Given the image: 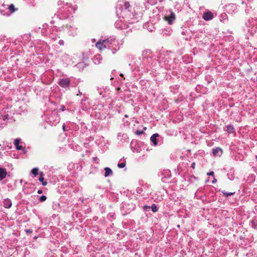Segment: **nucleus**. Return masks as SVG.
I'll return each instance as SVG.
<instances>
[{"label": "nucleus", "mask_w": 257, "mask_h": 257, "mask_svg": "<svg viewBox=\"0 0 257 257\" xmlns=\"http://www.w3.org/2000/svg\"><path fill=\"white\" fill-rule=\"evenodd\" d=\"M109 41L108 39L99 40L95 43V47L99 50L102 51L109 46Z\"/></svg>", "instance_id": "nucleus-1"}, {"label": "nucleus", "mask_w": 257, "mask_h": 257, "mask_svg": "<svg viewBox=\"0 0 257 257\" xmlns=\"http://www.w3.org/2000/svg\"><path fill=\"white\" fill-rule=\"evenodd\" d=\"M119 2L120 4L117 6V7H119L120 11H122L123 9L128 10L131 7V5L127 1L122 0Z\"/></svg>", "instance_id": "nucleus-2"}, {"label": "nucleus", "mask_w": 257, "mask_h": 257, "mask_svg": "<svg viewBox=\"0 0 257 257\" xmlns=\"http://www.w3.org/2000/svg\"><path fill=\"white\" fill-rule=\"evenodd\" d=\"M70 81L68 78L61 79L59 82V84L62 87L66 88L69 86Z\"/></svg>", "instance_id": "nucleus-3"}, {"label": "nucleus", "mask_w": 257, "mask_h": 257, "mask_svg": "<svg viewBox=\"0 0 257 257\" xmlns=\"http://www.w3.org/2000/svg\"><path fill=\"white\" fill-rule=\"evenodd\" d=\"M176 18L175 15L173 12H171L169 16H165L164 20L168 22L169 25H171Z\"/></svg>", "instance_id": "nucleus-4"}, {"label": "nucleus", "mask_w": 257, "mask_h": 257, "mask_svg": "<svg viewBox=\"0 0 257 257\" xmlns=\"http://www.w3.org/2000/svg\"><path fill=\"white\" fill-rule=\"evenodd\" d=\"M213 18V14L210 12H206L203 16V19L205 21H209Z\"/></svg>", "instance_id": "nucleus-5"}, {"label": "nucleus", "mask_w": 257, "mask_h": 257, "mask_svg": "<svg viewBox=\"0 0 257 257\" xmlns=\"http://www.w3.org/2000/svg\"><path fill=\"white\" fill-rule=\"evenodd\" d=\"M212 153L214 156H220L222 154V150L220 148H216L212 150Z\"/></svg>", "instance_id": "nucleus-6"}, {"label": "nucleus", "mask_w": 257, "mask_h": 257, "mask_svg": "<svg viewBox=\"0 0 257 257\" xmlns=\"http://www.w3.org/2000/svg\"><path fill=\"white\" fill-rule=\"evenodd\" d=\"M20 141L21 140L20 139H16L14 141V145L16 147V149L18 150H21L23 149V147L22 146L19 145Z\"/></svg>", "instance_id": "nucleus-7"}, {"label": "nucleus", "mask_w": 257, "mask_h": 257, "mask_svg": "<svg viewBox=\"0 0 257 257\" xmlns=\"http://www.w3.org/2000/svg\"><path fill=\"white\" fill-rule=\"evenodd\" d=\"M7 176V172L6 169L0 168V180L5 179Z\"/></svg>", "instance_id": "nucleus-8"}, {"label": "nucleus", "mask_w": 257, "mask_h": 257, "mask_svg": "<svg viewBox=\"0 0 257 257\" xmlns=\"http://www.w3.org/2000/svg\"><path fill=\"white\" fill-rule=\"evenodd\" d=\"M158 137H159V135L158 134H154L151 137V141L153 143L154 146H156L158 144V142L157 140V138Z\"/></svg>", "instance_id": "nucleus-9"}, {"label": "nucleus", "mask_w": 257, "mask_h": 257, "mask_svg": "<svg viewBox=\"0 0 257 257\" xmlns=\"http://www.w3.org/2000/svg\"><path fill=\"white\" fill-rule=\"evenodd\" d=\"M4 204L6 208H9L11 207L12 203L11 200L8 198L4 200Z\"/></svg>", "instance_id": "nucleus-10"}, {"label": "nucleus", "mask_w": 257, "mask_h": 257, "mask_svg": "<svg viewBox=\"0 0 257 257\" xmlns=\"http://www.w3.org/2000/svg\"><path fill=\"white\" fill-rule=\"evenodd\" d=\"M104 170H105V174H104L105 177L108 176L110 174H111L112 173L111 169L108 167L105 168Z\"/></svg>", "instance_id": "nucleus-11"}, {"label": "nucleus", "mask_w": 257, "mask_h": 257, "mask_svg": "<svg viewBox=\"0 0 257 257\" xmlns=\"http://www.w3.org/2000/svg\"><path fill=\"white\" fill-rule=\"evenodd\" d=\"M39 169L37 168H35L33 169L31 171V173L32 174L35 175V176L38 174Z\"/></svg>", "instance_id": "nucleus-12"}, {"label": "nucleus", "mask_w": 257, "mask_h": 257, "mask_svg": "<svg viewBox=\"0 0 257 257\" xmlns=\"http://www.w3.org/2000/svg\"><path fill=\"white\" fill-rule=\"evenodd\" d=\"M227 130L229 133H232L233 132V127L231 125H228L226 126Z\"/></svg>", "instance_id": "nucleus-13"}, {"label": "nucleus", "mask_w": 257, "mask_h": 257, "mask_svg": "<svg viewBox=\"0 0 257 257\" xmlns=\"http://www.w3.org/2000/svg\"><path fill=\"white\" fill-rule=\"evenodd\" d=\"M9 9L11 13H14L16 11L15 6L13 4H11L9 6Z\"/></svg>", "instance_id": "nucleus-14"}, {"label": "nucleus", "mask_w": 257, "mask_h": 257, "mask_svg": "<svg viewBox=\"0 0 257 257\" xmlns=\"http://www.w3.org/2000/svg\"><path fill=\"white\" fill-rule=\"evenodd\" d=\"M222 193L223 194V195L225 196H230V195H232L233 194H234V192H227L226 191H225V190L223 191H222Z\"/></svg>", "instance_id": "nucleus-15"}, {"label": "nucleus", "mask_w": 257, "mask_h": 257, "mask_svg": "<svg viewBox=\"0 0 257 257\" xmlns=\"http://www.w3.org/2000/svg\"><path fill=\"white\" fill-rule=\"evenodd\" d=\"M151 208L153 212H156L158 210V208L155 204H153Z\"/></svg>", "instance_id": "nucleus-16"}, {"label": "nucleus", "mask_w": 257, "mask_h": 257, "mask_svg": "<svg viewBox=\"0 0 257 257\" xmlns=\"http://www.w3.org/2000/svg\"><path fill=\"white\" fill-rule=\"evenodd\" d=\"M117 166L119 168H123L125 166V164L124 163H119Z\"/></svg>", "instance_id": "nucleus-17"}, {"label": "nucleus", "mask_w": 257, "mask_h": 257, "mask_svg": "<svg viewBox=\"0 0 257 257\" xmlns=\"http://www.w3.org/2000/svg\"><path fill=\"white\" fill-rule=\"evenodd\" d=\"M39 180L41 182H43V181H44V178L43 177V173H41V175L39 178Z\"/></svg>", "instance_id": "nucleus-18"}, {"label": "nucleus", "mask_w": 257, "mask_h": 257, "mask_svg": "<svg viewBox=\"0 0 257 257\" xmlns=\"http://www.w3.org/2000/svg\"><path fill=\"white\" fill-rule=\"evenodd\" d=\"M47 199V197L45 195H43L40 198V201L41 202H44Z\"/></svg>", "instance_id": "nucleus-19"}, {"label": "nucleus", "mask_w": 257, "mask_h": 257, "mask_svg": "<svg viewBox=\"0 0 257 257\" xmlns=\"http://www.w3.org/2000/svg\"><path fill=\"white\" fill-rule=\"evenodd\" d=\"M136 133L137 135H140L143 134L144 133V132L143 131L138 130V131H137Z\"/></svg>", "instance_id": "nucleus-20"}, {"label": "nucleus", "mask_w": 257, "mask_h": 257, "mask_svg": "<svg viewBox=\"0 0 257 257\" xmlns=\"http://www.w3.org/2000/svg\"><path fill=\"white\" fill-rule=\"evenodd\" d=\"M207 175L209 176H214V172L211 171L210 172L207 173Z\"/></svg>", "instance_id": "nucleus-21"}, {"label": "nucleus", "mask_w": 257, "mask_h": 257, "mask_svg": "<svg viewBox=\"0 0 257 257\" xmlns=\"http://www.w3.org/2000/svg\"><path fill=\"white\" fill-rule=\"evenodd\" d=\"M26 232L27 233H32V230H31V229H26Z\"/></svg>", "instance_id": "nucleus-22"}, {"label": "nucleus", "mask_w": 257, "mask_h": 257, "mask_svg": "<svg viewBox=\"0 0 257 257\" xmlns=\"http://www.w3.org/2000/svg\"><path fill=\"white\" fill-rule=\"evenodd\" d=\"M191 167H192V168L193 169H195V163H193L192 164Z\"/></svg>", "instance_id": "nucleus-23"}, {"label": "nucleus", "mask_w": 257, "mask_h": 257, "mask_svg": "<svg viewBox=\"0 0 257 257\" xmlns=\"http://www.w3.org/2000/svg\"><path fill=\"white\" fill-rule=\"evenodd\" d=\"M42 183L43 186H46L47 184V182L44 181H43V182H42Z\"/></svg>", "instance_id": "nucleus-24"}, {"label": "nucleus", "mask_w": 257, "mask_h": 257, "mask_svg": "<svg viewBox=\"0 0 257 257\" xmlns=\"http://www.w3.org/2000/svg\"><path fill=\"white\" fill-rule=\"evenodd\" d=\"M42 191L41 190H39L38 191V194H42Z\"/></svg>", "instance_id": "nucleus-25"}, {"label": "nucleus", "mask_w": 257, "mask_h": 257, "mask_svg": "<svg viewBox=\"0 0 257 257\" xmlns=\"http://www.w3.org/2000/svg\"><path fill=\"white\" fill-rule=\"evenodd\" d=\"M151 207L150 206H144V208H150Z\"/></svg>", "instance_id": "nucleus-26"}, {"label": "nucleus", "mask_w": 257, "mask_h": 257, "mask_svg": "<svg viewBox=\"0 0 257 257\" xmlns=\"http://www.w3.org/2000/svg\"><path fill=\"white\" fill-rule=\"evenodd\" d=\"M216 182V180L214 178V180L212 181V183H215Z\"/></svg>", "instance_id": "nucleus-27"}, {"label": "nucleus", "mask_w": 257, "mask_h": 257, "mask_svg": "<svg viewBox=\"0 0 257 257\" xmlns=\"http://www.w3.org/2000/svg\"><path fill=\"white\" fill-rule=\"evenodd\" d=\"M120 76L122 77H123V75L122 74H120Z\"/></svg>", "instance_id": "nucleus-28"}, {"label": "nucleus", "mask_w": 257, "mask_h": 257, "mask_svg": "<svg viewBox=\"0 0 257 257\" xmlns=\"http://www.w3.org/2000/svg\"><path fill=\"white\" fill-rule=\"evenodd\" d=\"M63 130L65 131V126L64 125H63Z\"/></svg>", "instance_id": "nucleus-29"}, {"label": "nucleus", "mask_w": 257, "mask_h": 257, "mask_svg": "<svg viewBox=\"0 0 257 257\" xmlns=\"http://www.w3.org/2000/svg\"><path fill=\"white\" fill-rule=\"evenodd\" d=\"M255 158H256V160H257V156H256Z\"/></svg>", "instance_id": "nucleus-30"}]
</instances>
